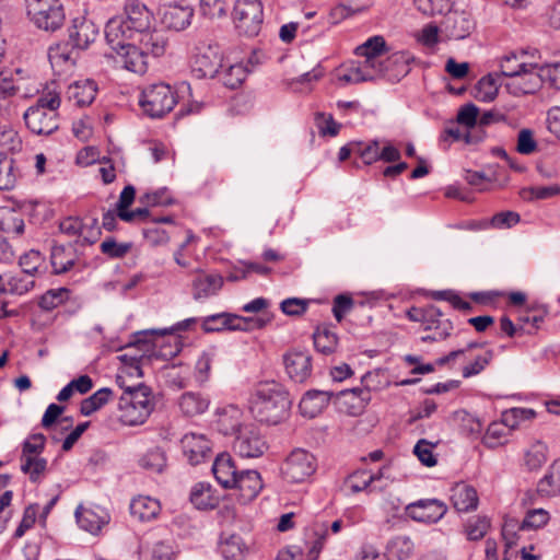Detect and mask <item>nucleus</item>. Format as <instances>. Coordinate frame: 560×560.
<instances>
[{
	"mask_svg": "<svg viewBox=\"0 0 560 560\" xmlns=\"http://www.w3.org/2000/svg\"><path fill=\"white\" fill-rule=\"evenodd\" d=\"M249 402L254 418L267 424L279 423L287 416L291 406L288 392L275 381L260 383Z\"/></svg>",
	"mask_w": 560,
	"mask_h": 560,
	"instance_id": "nucleus-1",
	"label": "nucleus"
},
{
	"mask_svg": "<svg viewBox=\"0 0 560 560\" xmlns=\"http://www.w3.org/2000/svg\"><path fill=\"white\" fill-rule=\"evenodd\" d=\"M152 20V13L143 3L128 0L125 4V16H114L107 22L105 38L109 45L135 40L138 34L151 27Z\"/></svg>",
	"mask_w": 560,
	"mask_h": 560,
	"instance_id": "nucleus-2",
	"label": "nucleus"
},
{
	"mask_svg": "<svg viewBox=\"0 0 560 560\" xmlns=\"http://www.w3.org/2000/svg\"><path fill=\"white\" fill-rule=\"evenodd\" d=\"M154 408L151 389L139 384L125 388L118 401V419L126 425L142 424Z\"/></svg>",
	"mask_w": 560,
	"mask_h": 560,
	"instance_id": "nucleus-3",
	"label": "nucleus"
},
{
	"mask_svg": "<svg viewBox=\"0 0 560 560\" xmlns=\"http://www.w3.org/2000/svg\"><path fill=\"white\" fill-rule=\"evenodd\" d=\"M26 14L39 30L55 32L66 20L63 4L60 0H25Z\"/></svg>",
	"mask_w": 560,
	"mask_h": 560,
	"instance_id": "nucleus-4",
	"label": "nucleus"
},
{
	"mask_svg": "<svg viewBox=\"0 0 560 560\" xmlns=\"http://www.w3.org/2000/svg\"><path fill=\"white\" fill-rule=\"evenodd\" d=\"M177 96L171 85L155 83L145 86L139 97V105L144 115L150 118H162L173 110Z\"/></svg>",
	"mask_w": 560,
	"mask_h": 560,
	"instance_id": "nucleus-5",
	"label": "nucleus"
},
{
	"mask_svg": "<svg viewBox=\"0 0 560 560\" xmlns=\"http://www.w3.org/2000/svg\"><path fill=\"white\" fill-rule=\"evenodd\" d=\"M232 20L240 35L254 37L261 30L264 22V8L260 0H236Z\"/></svg>",
	"mask_w": 560,
	"mask_h": 560,
	"instance_id": "nucleus-6",
	"label": "nucleus"
},
{
	"mask_svg": "<svg viewBox=\"0 0 560 560\" xmlns=\"http://www.w3.org/2000/svg\"><path fill=\"white\" fill-rule=\"evenodd\" d=\"M317 462L315 456L304 448L293 450L281 467L282 476L293 483L304 482L315 471Z\"/></svg>",
	"mask_w": 560,
	"mask_h": 560,
	"instance_id": "nucleus-7",
	"label": "nucleus"
},
{
	"mask_svg": "<svg viewBox=\"0 0 560 560\" xmlns=\"http://www.w3.org/2000/svg\"><path fill=\"white\" fill-rule=\"evenodd\" d=\"M233 448L241 457L257 458L268 450V443L258 428L244 425L234 440Z\"/></svg>",
	"mask_w": 560,
	"mask_h": 560,
	"instance_id": "nucleus-8",
	"label": "nucleus"
},
{
	"mask_svg": "<svg viewBox=\"0 0 560 560\" xmlns=\"http://www.w3.org/2000/svg\"><path fill=\"white\" fill-rule=\"evenodd\" d=\"M422 328L430 334L421 337L422 342H433L445 340L451 336L453 324L448 318L444 317L442 311L435 305H428L424 307V315L422 316Z\"/></svg>",
	"mask_w": 560,
	"mask_h": 560,
	"instance_id": "nucleus-9",
	"label": "nucleus"
},
{
	"mask_svg": "<svg viewBox=\"0 0 560 560\" xmlns=\"http://www.w3.org/2000/svg\"><path fill=\"white\" fill-rule=\"evenodd\" d=\"M196 318H187L183 322H179L176 324V326L170 328V329H151V330H143L138 331L133 335V342L132 345L136 347L143 346L145 348V351H149V348L151 347V340L148 339L149 336H156V337H164L165 335H173L175 330H186L190 327L191 324L196 323ZM174 339V347H171L168 350L164 349L161 351L160 355L164 358H173L177 355L180 351V342L178 341L177 336H172ZM152 347H156L155 340L152 341Z\"/></svg>",
	"mask_w": 560,
	"mask_h": 560,
	"instance_id": "nucleus-10",
	"label": "nucleus"
},
{
	"mask_svg": "<svg viewBox=\"0 0 560 560\" xmlns=\"http://www.w3.org/2000/svg\"><path fill=\"white\" fill-rule=\"evenodd\" d=\"M412 57L405 51H397L383 58L375 70V80L385 78L390 82H398L410 72Z\"/></svg>",
	"mask_w": 560,
	"mask_h": 560,
	"instance_id": "nucleus-11",
	"label": "nucleus"
},
{
	"mask_svg": "<svg viewBox=\"0 0 560 560\" xmlns=\"http://www.w3.org/2000/svg\"><path fill=\"white\" fill-rule=\"evenodd\" d=\"M447 512V505L438 499H422L406 506V514L419 523L439 522Z\"/></svg>",
	"mask_w": 560,
	"mask_h": 560,
	"instance_id": "nucleus-12",
	"label": "nucleus"
},
{
	"mask_svg": "<svg viewBox=\"0 0 560 560\" xmlns=\"http://www.w3.org/2000/svg\"><path fill=\"white\" fill-rule=\"evenodd\" d=\"M98 36V27L92 21L84 16L72 20L71 26L68 28V44L72 50H85L95 42Z\"/></svg>",
	"mask_w": 560,
	"mask_h": 560,
	"instance_id": "nucleus-13",
	"label": "nucleus"
},
{
	"mask_svg": "<svg viewBox=\"0 0 560 560\" xmlns=\"http://www.w3.org/2000/svg\"><path fill=\"white\" fill-rule=\"evenodd\" d=\"M23 118L28 130L38 136H50L59 128L58 112H47L39 107H28Z\"/></svg>",
	"mask_w": 560,
	"mask_h": 560,
	"instance_id": "nucleus-14",
	"label": "nucleus"
},
{
	"mask_svg": "<svg viewBox=\"0 0 560 560\" xmlns=\"http://www.w3.org/2000/svg\"><path fill=\"white\" fill-rule=\"evenodd\" d=\"M222 61L219 51L209 46L195 56L191 72L197 79L217 78L219 70L223 68Z\"/></svg>",
	"mask_w": 560,
	"mask_h": 560,
	"instance_id": "nucleus-15",
	"label": "nucleus"
},
{
	"mask_svg": "<svg viewBox=\"0 0 560 560\" xmlns=\"http://www.w3.org/2000/svg\"><path fill=\"white\" fill-rule=\"evenodd\" d=\"M122 58L124 67L135 73L142 74L148 70V56L132 40H124L121 45H110Z\"/></svg>",
	"mask_w": 560,
	"mask_h": 560,
	"instance_id": "nucleus-16",
	"label": "nucleus"
},
{
	"mask_svg": "<svg viewBox=\"0 0 560 560\" xmlns=\"http://www.w3.org/2000/svg\"><path fill=\"white\" fill-rule=\"evenodd\" d=\"M283 363L289 377L303 383L312 373V357L304 351L291 350L283 355Z\"/></svg>",
	"mask_w": 560,
	"mask_h": 560,
	"instance_id": "nucleus-17",
	"label": "nucleus"
},
{
	"mask_svg": "<svg viewBox=\"0 0 560 560\" xmlns=\"http://www.w3.org/2000/svg\"><path fill=\"white\" fill-rule=\"evenodd\" d=\"M212 472L218 483L223 488L234 489L236 478L241 470L229 453H221L215 457L212 464Z\"/></svg>",
	"mask_w": 560,
	"mask_h": 560,
	"instance_id": "nucleus-18",
	"label": "nucleus"
},
{
	"mask_svg": "<svg viewBox=\"0 0 560 560\" xmlns=\"http://www.w3.org/2000/svg\"><path fill=\"white\" fill-rule=\"evenodd\" d=\"M542 81V74L539 68H528V70L514 79L506 82L505 88L510 94L520 96L524 94H533L540 86Z\"/></svg>",
	"mask_w": 560,
	"mask_h": 560,
	"instance_id": "nucleus-19",
	"label": "nucleus"
},
{
	"mask_svg": "<svg viewBox=\"0 0 560 560\" xmlns=\"http://www.w3.org/2000/svg\"><path fill=\"white\" fill-rule=\"evenodd\" d=\"M180 442L183 452L191 465H198L210 455L211 443L202 434H185Z\"/></svg>",
	"mask_w": 560,
	"mask_h": 560,
	"instance_id": "nucleus-20",
	"label": "nucleus"
},
{
	"mask_svg": "<svg viewBox=\"0 0 560 560\" xmlns=\"http://www.w3.org/2000/svg\"><path fill=\"white\" fill-rule=\"evenodd\" d=\"M332 397L335 393L331 390H307L299 405L301 413L307 418H315L328 406Z\"/></svg>",
	"mask_w": 560,
	"mask_h": 560,
	"instance_id": "nucleus-21",
	"label": "nucleus"
},
{
	"mask_svg": "<svg viewBox=\"0 0 560 560\" xmlns=\"http://www.w3.org/2000/svg\"><path fill=\"white\" fill-rule=\"evenodd\" d=\"M74 515L78 525L91 534H97L109 521L108 513L101 508L90 509L79 505Z\"/></svg>",
	"mask_w": 560,
	"mask_h": 560,
	"instance_id": "nucleus-22",
	"label": "nucleus"
},
{
	"mask_svg": "<svg viewBox=\"0 0 560 560\" xmlns=\"http://www.w3.org/2000/svg\"><path fill=\"white\" fill-rule=\"evenodd\" d=\"M223 278L218 273L198 271L191 282L194 299L205 300L215 295L223 287Z\"/></svg>",
	"mask_w": 560,
	"mask_h": 560,
	"instance_id": "nucleus-23",
	"label": "nucleus"
},
{
	"mask_svg": "<svg viewBox=\"0 0 560 560\" xmlns=\"http://www.w3.org/2000/svg\"><path fill=\"white\" fill-rule=\"evenodd\" d=\"M386 49L385 39L382 36H373L354 50L357 56L364 57L362 61L365 67L375 70L383 59Z\"/></svg>",
	"mask_w": 560,
	"mask_h": 560,
	"instance_id": "nucleus-24",
	"label": "nucleus"
},
{
	"mask_svg": "<svg viewBox=\"0 0 560 560\" xmlns=\"http://www.w3.org/2000/svg\"><path fill=\"white\" fill-rule=\"evenodd\" d=\"M527 52L522 50L520 54L511 52L505 55L501 59V74L502 77H508L510 80L514 79L518 74H522L528 70V68H539V65L534 61L527 60Z\"/></svg>",
	"mask_w": 560,
	"mask_h": 560,
	"instance_id": "nucleus-25",
	"label": "nucleus"
},
{
	"mask_svg": "<svg viewBox=\"0 0 560 560\" xmlns=\"http://www.w3.org/2000/svg\"><path fill=\"white\" fill-rule=\"evenodd\" d=\"M194 10L190 7L168 5L162 13V23L170 30L183 31L190 25Z\"/></svg>",
	"mask_w": 560,
	"mask_h": 560,
	"instance_id": "nucleus-26",
	"label": "nucleus"
},
{
	"mask_svg": "<svg viewBox=\"0 0 560 560\" xmlns=\"http://www.w3.org/2000/svg\"><path fill=\"white\" fill-rule=\"evenodd\" d=\"M451 500L458 512L474 511L478 506V494L474 487L460 482L452 488Z\"/></svg>",
	"mask_w": 560,
	"mask_h": 560,
	"instance_id": "nucleus-27",
	"label": "nucleus"
},
{
	"mask_svg": "<svg viewBox=\"0 0 560 560\" xmlns=\"http://www.w3.org/2000/svg\"><path fill=\"white\" fill-rule=\"evenodd\" d=\"M234 488L240 490L241 498L245 502L252 501L262 489L260 474L257 470H241Z\"/></svg>",
	"mask_w": 560,
	"mask_h": 560,
	"instance_id": "nucleus-28",
	"label": "nucleus"
},
{
	"mask_svg": "<svg viewBox=\"0 0 560 560\" xmlns=\"http://www.w3.org/2000/svg\"><path fill=\"white\" fill-rule=\"evenodd\" d=\"M178 408L185 417H196L205 413L210 400L201 393L186 392L178 398Z\"/></svg>",
	"mask_w": 560,
	"mask_h": 560,
	"instance_id": "nucleus-29",
	"label": "nucleus"
},
{
	"mask_svg": "<svg viewBox=\"0 0 560 560\" xmlns=\"http://www.w3.org/2000/svg\"><path fill=\"white\" fill-rule=\"evenodd\" d=\"M97 85L92 80L77 81L69 85L67 95L79 107H84L95 100Z\"/></svg>",
	"mask_w": 560,
	"mask_h": 560,
	"instance_id": "nucleus-30",
	"label": "nucleus"
},
{
	"mask_svg": "<svg viewBox=\"0 0 560 560\" xmlns=\"http://www.w3.org/2000/svg\"><path fill=\"white\" fill-rule=\"evenodd\" d=\"M138 45L145 52L147 56L160 57L164 55L167 39L164 34L160 31L150 28L138 34Z\"/></svg>",
	"mask_w": 560,
	"mask_h": 560,
	"instance_id": "nucleus-31",
	"label": "nucleus"
},
{
	"mask_svg": "<svg viewBox=\"0 0 560 560\" xmlns=\"http://www.w3.org/2000/svg\"><path fill=\"white\" fill-rule=\"evenodd\" d=\"M160 511V502L151 497L139 495L130 503V514L140 522L155 518Z\"/></svg>",
	"mask_w": 560,
	"mask_h": 560,
	"instance_id": "nucleus-32",
	"label": "nucleus"
},
{
	"mask_svg": "<svg viewBox=\"0 0 560 560\" xmlns=\"http://www.w3.org/2000/svg\"><path fill=\"white\" fill-rule=\"evenodd\" d=\"M448 36L453 39L466 38L472 31L475 23L466 13H453L444 22Z\"/></svg>",
	"mask_w": 560,
	"mask_h": 560,
	"instance_id": "nucleus-33",
	"label": "nucleus"
},
{
	"mask_svg": "<svg viewBox=\"0 0 560 560\" xmlns=\"http://www.w3.org/2000/svg\"><path fill=\"white\" fill-rule=\"evenodd\" d=\"M74 50L70 44H56L48 50V58L51 67L58 71L63 72L70 70L75 63Z\"/></svg>",
	"mask_w": 560,
	"mask_h": 560,
	"instance_id": "nucleus-34",
	"label": "nucleus"
},
{
	"mask_svg": "<svg viewBox=\"0 0 560 560\" xmlns=\"http://www.w3.org/2000/svg\"><path fill=\"white\" fill-rule=\"evenodd\" d=\"M75 261L77 255L71 246L55 245L51 248L50 264L54 273H66L75 265Z\"/></svg>",
	"mask_w": 560,
	"mask_h": 560,
	"instance_id": "nucleus-35",
	"label": "nucleus"
},
{
	"mask_svg": "<svg viewBox=\"0 0 560 560\" xmlns=\"http://www.w3.org/2000/svg\"><path fill=\"white\" fill-rule=\"evenodd\" d=\"M375 72L365 67L363 62L350 63L338 73V81L343 84H358L365 81H374Z\"/></svg>",
	"mask_w": 560,
	"mask_h": 560,
	"instance_id": "nucleus-36",
	"label": "nucleus"
},
{
	"mask_svg": "<svg viewBox=\"0 0 560 560\" xmlns=\"http://www.w3.org/2000/svg\"><path fill=\"white\" fill-rule=\"evenodd\" d=\"M537 492L548 498L560 494V459L555 460L547 474L539 480Z\"/></svg>",
	"mask_w": 560,
	"mask_h": 560,
	"instance_id": "nucleus-37",
	"label": "nucleus"
},
{
	"mask_svg": "<svg viewBox=\"0 0 560 560\" xmlns=\"http://www.w3.org/2000/svg\"><path fill=\"white\" fill-rule=\"evenodd\" d=\"M501 85V74L488 73L482 77L475 86V98L480 102H491L498 95Z\"/></svg>",
	"mask_w": 560,
	"mask_h": 560,
	"instance_id": "nucleus-38",
	"label": "nucleus"
},
{
	"mask_svg": "<svg viewBox=\"0 0 560 560\" xmlns=\"http://www.w3.org/2000/svg\"><path fill=\"white\" fill-rule=\"evenodd\" d=\"M316 350L324 354H331L338 345L337 334L328 325L318 326L313 334Z\"/></svg>",
	"mask_w": 560,
	"mask_h": 560,
	"instance_id": "nucleus-39",
	"label": "nucleus"
},
{
	"mask_svg": "<svg viewBox=\"0 0 560 560\" xmlns=\"http://www.w3.org/2000/svg\"><path fill=\"white\" fill-rule=\"evenodd\" d=\"M190 501L199 510L213 509L218 504V498L213 495L211 486L205 482L194 486L190 492Z\"/></svg>",
	"mask_w": 560,
	"mask_h": 560,
	"instance_id": "nucleus-40",
	"label": "nucleus"
},
{
	"mask_svg": "<svg viewBox=\"0 0 560 560\" xmlns=\"http://www.w3.org/2000/svg\"><path fill=\"white\" fill-rule=\"evenodd\" d=\"M246 69L242 63L229 65L219 70L217 78L229 89L238 88L246 78Z\"/></svg>",
	"mask_w": 560,
	"mask_h": 560,
	"instance_id": "nucleus-41",
	"label": "nucleus"
},
{
	"mask_svg": "<svg viewBox=\"0 0 560 560\" xmlns=\"http://www.w3.org/2000/svg\"><path fill=\"white\" fill-rule=\"evenodd\" d=\"M452 418L459 425L462 433L467 436H477L482 430L481 421L466 410L453 412Z\"/></svg>",
	"mask_w": 560,
	"mask_h": 560,
	"instance_id": "nucleus-42",
	"label": "nucleus"
},
{
	"mask_svg": "<svg viewBox=\"0 0 560 560\" xmlns=\"http://www.w3.org/2000/svg\"><path fill=\"white\" fill-rule=\"evenodd\" d=\"M246 546L238 535H230L220 544V552L226 560H242Z\"/></svg>",
	"mask_w": 560,
	"mask_h": 560,
	"instance_id": "nucleus-43",
	"label": "nucleus"
},
{
	"mask_svg": "<svg viewBox=\"0 0 560 560\" xmlns=\"http://www.w3.org/2000/svg\"><path fill=\"white\" fill-rule=\"evenodd\" d=\"M520 222V214L513 211H502L494 214L490 220H482L476 224L478 229H510Z\"/></svg>",
	"mask_w": 560,
	"mask_h": 560,
	"instance_id": "nucleus-44",
	"label": "nucleus"
},
{
	"mask_svg": "<svg viewBox=\"0 0 560 560\" xmlns=\"http://www.w3.org/2000/svg\"><path fill=\"white\" fill-rule=\"evenodd\" d=\"M450 138H452L455 141L464 139L466 143L471 144L480 142L485 138V132L481 130H474L466 131L465 135H463L459 127L452 122L444 129L443 133L440 137L441 141L443 142H447Z\"/></svg>",
	"mask_w": 560,
	"mask_h": 560,
	"instance_id": "nucleus-45",
	"label": "nucleus"
},
{
	"mask_svg": "<svg viewBox=\"0 0 560 560\" xmlns=\"http://www.w3.org/2000/svg\"><path fill=\"white\" fill-rule=\"evenodd\" d=\"M18 176L13 159L5 154H0V189L9 190L13 188Z\"/></svg>",
	"mask_w": 560,
	"mask_h": 560,
	"instance_id": "nucleus-46",
	"label": "nucleus"
},
{
	"mask_svg": "<svg viewBox=\"0 0 560 560\" xmlns=\"http://www.w3.org/2000/svg\"><path fill=\"white\" fill-rule=\"evenodd\" d=\"M21 470L30 476L32 482H39L47 468V460L39 456L21 458Z\"/></svg>",
	"mask_w": 560,
	"mask_h": 560,
	"instance_id": "nucleus-47",
	"label": "nucleus"
},
{
	"mask_svg": "<svg viewBox=\"0 0 560 560\" xmlns=\"http://www.w3.org/2000/svg\"><path fill=\"white\" fill-rule=\"evenodd\" d=\"M132 248L131 242L118 243L115 237H106L100 245L101 253L110 259L124 258Z\"/></svg>",
	"mask_w": 560,
	"mask_h": 560,
	"instance_id": "nucleus-48",
	"label": "nucleus"
},
{
	"mask_svg": "<svg viewBox=\"0 0 560 560\" xmlns=\"http://www.w3.org/2000/svg\"><path fill=\"white\" fill-rule=\"evenodd\" d=\"M336 399L340 404H348L347 398H352V400H358V402H353L351 405L352 409H361L363 408L371 399L370 390L366 388L353 387L349 389H342L338 393H335Z\"/></svg>",
	"mask_w": 560,
	"mask_h": 560,
	"instance_id": "nucleus-49",
	"label": "nucleus"
},
{
	"mask_svg": "<svg viewBox=\"0 0 560 560\" xmlns=\"http://www.w3.org/2000/svg\"><path fill=\"white\" fill-rule=\"evenodd\" d=\"M19 265L23 273L34 277L45 265V257L39 250L31 249L20 257Z\"/></svg>",
	"mask_w": 560,
	"mask_h": 560,
	"instance_id": "nucleus-50",
	"label": "nucleus"
},
{
	"mask_svg": "<svg viewBox=\"0 0 560 560\" xmlns=\"http://www.w3.org/2000/svg\"><path fill=\"white\" fill-rule=\"evenodd\" d=\"M490 528V520L487 516L470 517L465 524V534L468 540L482 539Z\"/></svg>",
	"mask_w": 560,
	"mask_h": 560,
	"instance_id": "nucleus-51",
	"label": "nucleus"
},
{
	"mask_svg": "<svg viewBox=\"0 0 560 560\" xmlns=\"http://www.w3.org/2000/svg\"><path fill=\"white\" fill-rule=\"evenodd\" d=\"M240 410L236 408H231L230 410H224L218 419V429L223 434H238L240 429L243 427L240 423Z\"/></svg>",
	"mask_w": 560,
	"mask_h": 560,
	"instance_id": "nucleus-52",
	"label": "nucleus"
},
{
	"mask_svg": "<svg viewBox=\"0 0 560 560\" xmlns=\"http://www.w3.org/2000/svg\"><path fill=\"white\" fill-rule=\"evenodd\" d=\"M139 464L151 472H161L166 466V457L160 447H154L140 458Z\"/></svg>",
	"mask_w": 560,
	"mask_h": 560,
	"instance_id": "nucleus-53",
	"label": "nucleus"
},
{
	"mask_svg": "<svg viewBox=\"0 0 560 560\" xmlns=\"http://www.w3.org/2000/svg\"><path fill=\"white\" fill-rule=\"evenodd\" d=\"M24 228V220L15 211L7 210L0 214V232L20 235Z\"/></svg>",
	"mask_w": 560,
	"mask_h": 560,
	"instance_id": "nucleus-54",
	"label": "nucleus"
},
{
	"mask_svg": "<svg viewBox=\"0 0 560 560\" xmlns=\"http://www.w3.org/2000/svg\"><path fill=\"white\" fill-rule=\"evenodd\" d=\"M68 293L66 288L48 290L40 296L38 305L44 311H52L67 300Z\"/></svg>",
	"mask_w": 560,
	"mask_h": 560,
	"instance_id": "nucleus-55",
	"label": "nucleus"
},
{
	"mask_svg": "<svg viewBox=\"0 0 560 560\" xmlns=\"http://www.w3.org/2000/svg\"><path fill=\"white\" fill-rule=\"evenodd\" d=\"M413 2L425 15L444 14L451 10V0H413Z\"/></svg>",
	"mask_w": 560,
	"mask_h": 560,
	"instance_id": "nucleus-56",
	"label": "nucleus"
},
{
	"mask_svg": "<svg viewBox=\"0 0 560 560\" xmlns=\"http://www.w3.org/2000/svg\"><path fill=\"white\" fill-rule=\"evenodd\" d=\"M549 521V513L544 509L529 510L520 525V529H538Z\"/></svg>",
	"mask_w": 560,
	"mask_h": 560,
	"instance_id": "nucleus-57",
	"label": "nucleus"
},
{
	"mask_svg": "<svg viewBox=\"0 0 560 560\" xmlns=\"http://www.w3.org/2000/svg\"><path fill=\"white\" fill-rule=\"evenodd\" d=\"M372 482L373 477H369L368 470H357L352 472L346 480V485L352 493L366 490Z\"/></svg>",
	"mask_w": 560,
	"mask_h": 560,
	"instance_id": "nucleus-58",
	"label": "nucleus"
},
{
	"mask_svg": "<svg viewBox=\"0 0 560 560\" xmlns=\"http://www.w3.org/2000/svg\"><path fill=\"white\" fill-rule=\"evenodd\" d=\"M434 446L435 444L427 441L425 439L419 440L415 445L413 453L424 466L433 467L436 465V458L432 452Z\"/></svg>",
	"mask_w": 560,
	"mask_h": 560,
	"instance_id": "nucleus-59",
	"label": "nucleus"
},
{
	"mask_svg": "<svg viewBox=\"0 0 560 560\" xmlns=\"http://www.w3.org/2000/svg\"><path fill=\"white\" fill-rule=\"evenodd\" d=\"M492 358L493 353L491 350H487L483 354L475 357L472 362L463 368V376L468 378L479 374L491 362Z\"/></svg>",
	"mask_w": 560,
	"mask_h": 560,
	"instance_id": "nucleus-60",
	"label": "nucleus"
},
{
	"mask_svg": "<svg viewBox=\"0 0 560 560\" xmlns=\"http://www.w3.org/2000/svg\"><path fill=\"white\" fill-rule=\"evenodd\" d=\"M536 412L533 409L513 408L503 415V422L511 429L520 425L522 421L530 420L535 417Z\"/></svg>",
	"mask_w": 560,
	"mask_h": 560,
	"instance_id": "nucleus-61",
	"label": "nucleus"
},
{
	"mask_svg": "<svg viewBox=\"0 0 560 560\" xmlns=\"http://www.w3.org/2000/svg\"><path fill=\"white\" fill-rule=\"evenodd\" d=\"M504 436L505 432L503 425L500 423H491L482 438V443L488 448H495L504 443Z\"/></svg>",
	"mask_w": 560,
	"mask_h": 560,
	"instance_id": "nucleus-62",
	"label": "nucleus"
},
{
	"mask_svg": "<svg viewBox=\"0 0 560 560\" xmlns=\"http://www.w3.org/2000/svg\"><path fill=\"white\" fill-rule=\"evenodd\" d=\"M45 436L42 433L32 434L24 443L22 457L38 456L45 447Z\"/></svg>",
	"mask_w": 560,
	"mask_h": 560,
	"instance_id": "nucleus-63",
	"label": "nucleus"
},
{
	"mask_svg": "<svg viewBox=\"0 0 560 560\" xmlns=\"http://www.w3.org/2000/svg\"><path fill=\"white\" fill-rule=\"evenodd\" d=\"M200 12L208 19H220L225 15V5L222 0H200Z\"/></svg>",
	"mask_w": 560,
	"mask_h": 560,
	"instance_id": "nucleus-64",
	"label": "nucleus"
}]
</instances>
